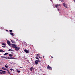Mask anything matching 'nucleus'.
Here are the masks:
<instances>
[{
  "label": "nucleus",
  "mask_w": 75,
  "mask_h": 75,
  "mask_svg": "<svg viewBox=\"0 0 75 75\" xmlns=\"http://www.w3.org/2000/svg\"><path fill=\"white\" fill-rule=\"evenodd\" d=\"M11 71H13V69H10Z\"/></svg>",
  "instance_id": "obj_28"
},
{
  "label": "nucleus",
  "mask_w": 75,
  "mask_h": 75,
  "mask_svg": "<svg viewBox=\"0 0 75 75\" xmlns=\"http://www.w3.org/2000/svg\"><path fill=\"white\" fill-rule=\"evenodd\" d=\"M15 50H16V51H18V50H20V47H16L15 48Z\"/></svg>",
  "instance_id": "obj_6"
},
{
  "label": "nucleus",
  "mask_w": 75,
  "mask_h": 75,
  "mask_svg": "<svg viewBox=\"0 0 75 75\" xmlns=\"http://www.w3.org/2000/svg\"><path fill=\"white\" fill-rule=\"evenodd\" d=\"M59 1H63V0H59Z\"/></svg>",
  "instance_id": "obj_27"
},
{
  "label": "nucleus",
  "mask_w": 75,
  "mask_h": 75,
  "mask_svg": "<svg viewBox=\"0 0 75 75\" xmlns=\"http://www.w3.org/2000/svg\"><path fill=\"white\" fill-rule=\"evenodd\" d=\"M2 69H4V70H6V69L4 67H2Z\"/></svg>",
  "instance_id": "obj_15"
},
{
  "label": "nucleus",
  "mask_w": 75,
  "mask_h": 75,
  "mask_svg": "<svg viewBox=\"0 0 75 75\" xmlns=\"http://www.w3.org/2000/svg\"><path fill=\"white\" fill-rule=\"evenodd\" d=\"M0 71H0V74H6V71H3L1 70H0Z\"/></svg>",
  "instance_id": "obj_2"
},
{
  "label": "nucleus",
  "mask_w": 75,
  "mask_h": 75,
  "mask_svg": "<svg viewBox=\"0 0 75 75\" xmlns=\"http://www.w3.org/2000/svg\"><path fill=\"white\" fill-rule=\"evenodd\" d=\"M1 58H6V59H7V58L6 57H5L1 56Z\"/></svg>",
  "instance_id": "obj_10"
},
{
  "label": "nucleus",
  "mask_w": 75,
  "mask_h": 75,
  "mask_svg": "<svg viewBox=\"0 0 75 75\" xmlns=\"http://www.w3.org/2000/svg\"><path fill=\"white\" fill-rule=\"evenodd\" d=\"M37 55H38V56L39 55V54H37Z\"/></svg>",
  "instance_id": "obj_32"
},
{
  "label": "nucleus",
  "mask_w": 75,
  "mask_h": 75,
  "mask_svg": "<svg viewBox=\"0 0 75 75\" xmlns=\"http://www.w3.org/2000/svg\"><path fill=\"white\" fill-rule=\"evenodd\" d=\"M5 68H8V66H6V65L5 66Z\"/></svg>",
  "instance_id": "obj_24"
},
{
  "label": "nucleus",
  "mask_w": 75,
  "mask_h": 75,
  "mask_svg": "<svg viewBox=\"0 0 75 75\" xmlns=\"http://www.w3.org/2000/svg\"><path fill=\"white\" fill-rule=\"evenodd\" d=\"M57 10H58V11H59V9H58V8L57 9Z\"/></svg>",
  "instance_id": "obj_34"
},
{
  "label": "nucleus",
  "mask_w": 75,
  "mask_h": 75,
  "mask_svg": "<svg viewBox=\"0 0 75 75\" xmlns=\"http://www.w3.org/2000/svg\"><path fill=\"white\" fill-rule=\"evenodd\" d=\"M8 51H13V50H12L10 49H9Z\"/></svg>",
  "instance_id": "obj_23"
},
{
  "label": "nucleus",
  "mask_w": 75,
  "mask_h": 75,
  "mask_svg": "<svg viewBox=\"0 0 75 75\" xmlns=\"http://www.w3.org/2000/svg\"><path fill=\"white\" fill-rule=\"evenodd\" d=\"M15 59V58L14 57H11V59Z\"/></svg>",
  "instance_id": "obj_19"
},
{
  "label": "nucleus",
  "mask_w": 75,
  "mask_h": 75,
  "mask_svg": "<svg viewBox=\"0 0 75 75\" xmlns=\"http://www.w3.org/2000/svg\"><path fill=\"white\" fill-rule=\"evenodd\" d=\"M7 43L8 45H9V46H10V45H11V43H10V41H9L8 40H7Z\"/></svg>",
  "instance_id": "obj_7"
},
{
  "label": "nucleus",
  "mask_w": 75,
  "mask_h": 75,
  "mask_svg": "<svg viewBox=\"0 0 75 75\" xmlns=\"http://www.w3.org/2000/svg\"><path fill=\"white\" fill-rule=\"evenodd\" d=\"M24 52L26 53H29V51H28L27 50L25 49L24 50Z\"/></svg>",
  "instance_id": "obj_8"
},
{
  "label": "nucleus",
  "mask_w": 75,
  "mask_h": 75,
  "mask_svg": "<svg viewBox=\"0 0 75 75\" xmlns=\"http://www.w3.org/2000/svg\"><path fill=\"white\" fill-rule=\"evenodd\" d=\"M5 45V44L4 43H3L2 44V45Z\"/></svg>",
  "instance_id": "obj_22"
},
{
  "label": "nucleus",
  "mask_w": 75,
  "mask_h": 75,
  "mask_svg": "<svg viewBox=\"0 0 75 75\" xmlns=\"http://www.w3.org/2000/svg\"><path fill=\"white\" fill-rule=\"evenodd\" d=\"M7 59H11V57H8V58H7Z\"/></svg>",
  "instance_id": "obj_21"
},
{
  "label": "nucleus",
  "mask_w": 75,
  "mask_h": 75,
  "mask_svg": "<svg viewBox=\"0 0 75 75\" xmlns=\"http://www.w3.org/2000/svg\"><path fill=\"white\" fill-rule=\"evenodd\" d=\"M11 45L13 48H15L17 47V45H15V44H12Z\"/></svg>",
  "instance_id": "obj_5"
},
{
  "label": "nucleus",
  "mask_w": 75,
  "mask_h": 75,
  "mask_svg": "<svg viewBox=\"0 0 75 75\" xmlns=\"http://www.w3.org/2000/svg\"><path fill=\"white\" fill-rule=\"evenodd\" d=\"M63 5L64 6V7L68 8V7H67V4H65V3H63Z\"/></svg>",
  "instance_id": "obj_4"
},
{
  "label": "nucleus",
  "mask_w": 75,
  "mask_h": 75,
  "mask_svg": "<svg viewBox=\"0 0 75 75\" xmlns=\"http://www.w3.org/2000/svg\"><path fill=\"white\" fill-rule=\"evenodd\" d=\"M74 1L75 2V0H74Z\"/></svg>",
  "instance_id": "obj_36"
},
{
  "label": "nucleus",
  "mask_w": 75,
  "mask_h": 75,
  "mask_svg": "<svg viewBox=\"0 0 75 75\" xmlns=\"http://www.w3.org/2000/svg\"><path fill=\"white\" fill-rule=\"evenodd\" d=\"M44 57L43 56V58H44Z\"/></svg>",
  "instance_id": "obj_38"
},
{
  "label": "nucleus",
  "mask_w": 75,
  "mask_h": 75,
  "mask_svg": "<svg viewBox=\"0 0 75 75\" xmlns=\"http://www.w3.org/2000/svg\"><path fill=\"white\" fill-rule=\"evenodd\" d=\"M7 71H8V72H10V71H9L8 70H7Z\"/></svg>",
  "instance_id": "obj_33"
},
{
  "label": "nucleus",
  "mask_w": 75,
  "mask_h": 75,
  "mask_svg": "<svg viewBox=\"0 0 75 75\" xmlns=\"http://www.w3.org/2000/svg\"><path fill=\"white\" fill-rule=\"evenodd\" d=\"M0 52H4V51H3L2 50H0Z\"/></svg>",
  "instance_id": "obj_17"
},
{
  "label": "nucleus",
  "mask_w": 75,
  "mask_h": 75,
  "mask_svg": "<svg viewBox=\"0 0 75 75\" xmlns=\"http://www.w3.org/2000/svg\"><path fill=\"white\" fill-rule=\"evenodd\" d=\"M17 72H18V73H20V71H19L18 69H17Z\"/></svg>",
  "instance_id": "obj_16"
},
{
  "label": "nucleus",
  "mask_w": 75,
  "mask_h": 75,
  "mask_svg": "<svg viewBox=\"0 0 75 75\" xmlns=\"http://www.w3.org/2000/svg\"><path fill=\"white\" fill-rule=\"evenodd\" d=\"M7 54H8V53L7 52H6V53H5L4 55H7Z\"/></svg>",
  "instance_id": "obj_18"
},
{
  "label": "nucleus",
  "mask_w": 75,
  "mask_h": 75,
  "mask_svg": "<svg viewBox=\"0 0 75 75\" xmlns=\"http://www.w3.org/2000/svg\"><path fill=\"white\" fill-rule=\"evenodd\" d=\"M10 32H12V31H13V30H9Z\"/></svg>",
  "instance_id": "obj_25"
},
{
  "label": "nucleus",
  "mask_w": 75,
  "mask_h": 75,
  "mask_svg": "<svg viewBox=\"0 0 75 75\" xmlns=\"http://www.w3.org/2000/svg\"><path fill=\"white\" fill-rule=\"evenodd\" d=\"M37 62H40V60H36Z\"/></svg>",
  "instance_id": "obj_20"
},
{
  "label": "nucleus",
  "mask_w": 75,
  "mask_h": 75,
  "mask_svg": "<svg viewBox=\"0 0 75 75\" xmlns=\"http://www.w3.org/2000/svg\"><path fill=\"white\" fill-rule=\"evenodd\" d=\"M61 4H56L55 5V7H56L57 8H58V7H61Z\"/></svg>",
  "instance_id": "obj_1"
},
{
  "label": "nucleus",
  "mask_w": 75,
  "mask_h": 75,
  "mask_svg": "<svg viewBox=\"0 0 75 75\" xmlns=\"http://www.w3.org/2000/svg\"><path fill=\"white\" fill-rule=\"evenodd\" d=\"M23 68V67H20V68Z\"/></svg>",
  "instance_id": "obj_31"
},
{
  "label": "nucleus",
  "mask_w": 75,
  "mask_h": 75,
  "mask_svg": "<svg viewBox=\"0 0 75 75\" xmlns=\"http://www.w3.org/2000/svg\"><path fill=\"white\" fill-rule=\"evenodd\" d=\"M2 47H3L4 48V47H5V46H2Z\"/></svg>",
  "instance_id": "obj_29"
},
{
  "label": "nucleus",
  "mask_w": 75,
  "mask_h": 75,
  "mask_svg": "<svg viewBox=\"0 0 75 75\" xmlns=\"http://www.w3.org/2000/svg\"><path fill=\"white\" fill-rule=\"evenodd\" d=\"M47 69H48L49 70H50L51 71H52V68L48 65L47 67Z\"/></svg>",
  "instance_id": "obj_3"
},
{
  "label": "nucleus",
  "mask_w": 75,
  "mask_h": 75,
  "mask_svg": "<svg viewBox=\"0 0 75 75\" xmlns=\"http://www.w3.org/2000/svg\"><path fill=\"white\" fill-rule=\"evenodd\" d=\"M10 34L11 35H14V33H10Z\"/></svg>",
  "instance_id": "obj_12"
},
{
  "label": "nucleus",
  "mask_w": 75,
  "mask_h": 75,
  "mask_svg": "<svg viewBox=\"0 0 75 75\" xmlns=\"http://www.w3.org/2000/svg\"><path fill=\"white\" fill-rule=\"evenodd\" d=\"M11 54H13V52H11Z\"/></svg>",
  "instance_id": "obj_37"
},
{
  "label": "nucleus",
  "mask_w": 75,
  "mask_h": 75,
  "mask_svg": "<svg viewBox=\"0 0 75 75\" xmlns=\"http://www.w3.org/2000/svg\"><path fill=\"white\" fill-rule=\"evenodd\" d=\"M36 59H38V57H36Z\"/></svg>",
  "instance_id": "obj_26"
},
{
  "label": "nucleus",
  "mask_w": 75,
  "mask_h": 75,
  "mask_svg": "<svg viewBox=\"0 0 75 75\" xmlns=\"http://www.w3.org/2000/svg\"><path fill=\"white\" fill-rule=\"evenodd\" d=\"M51 58H53V57H51Z\"/></svg>",
  "instance_id": "obj_35"
},
{
  "label": "nucleus",
  "mask_w": 75,
  "mask_h": 75,
  "mask_svg": "<svg viewBox=\"0 0 75 75\" xmlns=\"http://www.w3.org/2000/svg\"><path fill=\"white\" fill-rule=\"evenodd\" d=\"M9 56L10 57H13V55H12L11 54H9Z\"/></svg>",
  "instance_id": "obj_14"
},
{
  "label": "nucleus",
  "mask_w": 75,
  "mask_h": 75,
  "mask_svg": "<svg viewBox=\"0 0 75 75\" xmlns=\"http://www.w3.org/2000/svg\"><path fill=\"white\" fill-rule=\"evenodd\" d=\"M11 41L12 43H13L14 44H16V42L14 40H11Z\"/></svg>",
  "instance_id": "obj_9"
},
{
  "label": "nucleus",
  "mask_w": 75,
  "mask_h": 75,
  "mask_svg": "<svg viewBox=\"0 0 75 75\" xmlns=\"http://www.w3.org/2000/svg\"><path fill=\"white\" fill-rule=\"evenodd\" d=\"M8 74H10V71L8 72Z\"/></svg>",
  "instance_id": "obj_30"
},
{
  "label": "nucleus",
  "mask_w": 75,
  "mask_h": 75,
  "mask_svg": "<svg viewBox=\"0 0 75 75\" xmlns=\"http://www.w3.org/2000/svg\"><path fill=\"white\" fill-rule=\"evenodd\" d=\"M33 69V67H31L30 68V70L31 71H32V70Z\"/></svg>",
  "instance_id": "obj_13"
},
{
  "label": "nucleus",
  "mask_w": 75,
  "mask_h": 75,
  "mask_svg": "<svg viewBox=\"0 0 75 75\" xmlns=\"http://www.w3.org/2000/svg\"><path fill=\"white\" fill-rule=\"evenodd\" d=\"M35 63L36 65H37V64H38V62L37 61V60L35 61Z\"/></svg>",
  "instance_id": "obj_11"
}]
</instances>
